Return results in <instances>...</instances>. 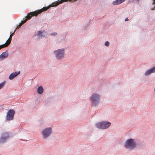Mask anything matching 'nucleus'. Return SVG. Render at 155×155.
Instances as JSON below:
<instances>
[{
  "instance_id": "18",
  "label": "nucleus",
  "mask_w": 155,
  "mask_h": 155,
  "mask_svg": "<svg viewBox=\"0 0 155 155\" xmlns=\"http://www.w3.org/2000/svg\"><path fill=\"white\" fill-rule=\"evenodd\" d=\"M5 83V81H4L2 83H0V89L2 88Z\"/></svg>"
},
{
  "instance_id": "3",
  "label": "nucleus",
  "mask_w": 155,
  "mask_h": 155,
  "mask_svg": "<svg viewBox=\"0 0 155 155\" xmlns=\"http://www.w3.org/2000/svg\"><path fill=\"white\" fill-rule=\"evenodd\" d=\"M111 125V123L108 122H102L96 124V127L99 128L106 129L108 128Z\"/></svg>"
},
{
  "instance_id": "20",
  "label": "nucleus",
  "mask_w": 155,
  "mask_h": 155,
  "mask_svg": "<svg viewBox=\"0 0 155 155\" xmlns=\"http://www.w3.org/2000/svg\"><path fill=\"white\" fill-rule=\"evenodd\" d=\"M57 34V33L55 32L51 34V35H55Z\"/></svg>"
},
{
  "instance_id": "12",
  "label": "nucleus",
  "mask_w": 155,
  "mask_h": 155,
  "mask_svg": "<svg viewBox=\"0 0 155 155\" xmlns=\"http://www.w3.org/2000/svg\"><path fill=\"white\" fill-rule=\"evenodd\" d=\"M15 31V30L14 32L10 35V37L6 41L5 44H7L8 45V46L11 43V41L12 40V37L13 36L14 33Z\"/></svg>"
},
{
  "instance_id": "22",
  "label": "nucleus",
  "mask_w": 155,
  "mask_h": 155,
  "mask_svg": "<svg viewBox=\"0 0 155 155\" xmlns=\"http://www.w3.org/2000/svg\"><path fill=\"white\" fill-rule=\"evenodd\" d=\"M128 20V19L127 18L125 19V21H127Z\"/></svg>"
},
{
  "instance_id": "4",
  "label": "nucleus",
  "mask_w": 155,
  "mask_h": 155,
  "mask_svg": "<svg viewBox=\"0 0 155 155\" xmlns=\"http://www.w3.org/2000/svg\"><path fill=\"white\" fill-rule=\"evenodd\" d=\"M99 99L100 96L97 94H93L90 97V99L95 105L99 103Z\"/></svg>"
},
{
  "instance_id": "5",
  "label": "nucleus",
  "mask_w": 155,
  "mask_h": 155,
  "mask_svg": "<svg viewBox=\"0 0 155 155\" xmlns=\"http://www.w3.org/2000/svg\"><path fill=\"white\" fill-rule=\"evenodd\" d=\"M125 146L127 148L132 149L135 147V144L133 139H131L127 141Z\"/></svg>"
},
{
  "instance_id": "15",
  "label": "nucleus",
  "mask_w": 155,
  "mask_h": 155,
  "mask_svg": "<svg viewBox=\"0 0 155 155\" xmlns=\"http://www.w3.org/2000/svg\"><path fill=\"white\" fill-rule=\"evenodd\" d=\"M8 46V45L7 44H4L3 45H0V50L2 48L7 47Z\"/></svg>"
},
{
  "instance_id": "13",
  "label": "nucleus",
  "mask_w": 155,
  "mask_h": 155,
  "mask_svg": "<svg viewBox=\"0 0 155 155\" xmlns=\"http://www.w3.org/2000/svg\"><path fill=\"white\" fill-rule=\"evenodd\" d=\"M125 0H117L114 1L113 2L114 5H117L119 4L124 2Z\"/></svg>"
},
{
  "instance_id": "7",
  "label": "nucleus",
  "mask_w": 155,
  "mask_h": 155,
  "mask_svg": "<svg viewBox=\"0 0 155 155\" xmlns=\"http://www.w3.org/2000/svg\"><path fill=\"white\" fill-rule=\"evenodd\" d=\"M15 112L13 110H9L7 114L6 119L8 120H10L13 119Z\"/></svg>"
},
{
  "instance_id": "8",
  "label": "nucleus",
  "mask_w": 155,
  "mask_h": 155,
  "mask_svg": "<svg viewBox=\"0 0 155 155\" xmlns=\"http://www.w3.org/2000/svg\"><path fill=\"white\" fill-rule=\"evenodd\" d=\"M9 135L7 133H4L2 136V137L0 140L1 143H3L6 140L8 137Z\"/></svg>"
},
{
  "instance_id": "11",
  "label": "nucleus",
  "mask_w": 155,
  "mask_h": 155,
  "mask_svg": "<svg viewBox=\"0 0 155 155\" xmlns=\"http://www.w3.org/2000/svg\"><path fill=\"white\" fill-rule=\"evenodd\" d=\"M8 56V53L5 51L2 53L0 55V60H2L4 59L7 58Z\"/></svg>"
},
{
  "instance_id": "2",
  "label": "nucleus",
  "mask_w": 155,
  "mask_h": 155,
  "mask_svg": "<svg viewBox=\"0 0 155 155\" xmlns=\"http://www.w3.org/2000/svg\"><path fill=\"white\" fill-rule=\"evenodd\" d=\"M54 53L57 59L61 60L64 56V49L63 48L58 49L54 51Z\"/></svg>"
},
{
  "instance_id": "9",
  "label": "nucleus",
  "mask_w": 155,
  "mask_h": 155,
  "mask_svg": "<svg viewBox=\"0 0 155 155\" xmlns=\"http://www.w3.org/2000/svg\"><path fill=\"white\" fill-rule=\"evenodd\" d=\"M20 72L18 71V72H15L11 73L9 77V79L11 80H12L14 78V77L17 76L20 74Z\"/></svg>"
},
{
  "instance_id": "10",
  "label": "nucleus",
  "mask_w": 155,
  "mask_h": 155,
  "mask_svg": "<svg viewBox=\"0 0 155 155\" xmlns=\"http://www.w3.org/2000/svg\"><path fill=\"white\" fill-rule=\"evenodd\" d=\"M155 72V66L147 71L145 73V75H148L151 73Z\"/></svg>"
},
{
  "instance_id": "21",
  "label": "nucleus",
  "mask_w": 155,
  "mask_h": 155,
  "mask_svg": "<svg viewBox=\"0 0 155 155\" xmlns=\"http://www.w3.org/2000/svg\"><path fill=\"white\" fill-rule=\"evenodd\" d=\"M153 4L155 5V0H153ZM154 8H155V5L154 6Z\"/></svg>"
},
{
  "instance_id": "1",
  "label": "nucleus",
  "mask_w": 155,
  "mask_h": 155,
  "mask_svg": "<svg viewBox=\"0 0 155 155\" xmlns=\"http://www.w3.org/2000/svg\"><path fill=\"white\" fill-rule=\"evenodd\" d=\"M77 0H69V1H70L72 2L75 1ZM68 1H69V0H58L56 2L52 3V4L50 5L49 6L44 7L40 10H39L34 12H31L28 14L27 16L25 17L26 18L23 21H21V23H20L19 25L16 27L15 30H16V29L20 28L23 24L25 23L27 20L30 19L32 16H37L38 14L41 13L47 10L50 7L56 6L60 4H61L64 2H67Z\"/></svg>"
},
{
  "instance_id": "24",
  "label": "nucleus",
  "mask_w": 155,
  "mask_h": 155,
  "mask_svg": "<svg viewBox=\"0 0 155 155\" xmlns=\"http://www.w3.org/2000/svg\"><path fill=\"white\" fill-rule=\"evenodd\" d=\"M154 91H155V89H154Z\"/></svg>"
},
{
  "instance_id": "6",
  "label": "nucleus",
  "mask_w": 155,
  "mask_h": 155,
  "mask_svg": "<svg viewBox=\"0 0 155 155\" xmlns=\"http://www.w3.org/2000/svg\"><path fill=\"white\" fill-rule=\"evenodd\" d=\"M51 127L47 128L42 132V134L44 138H46L51 133Z\"/></svg>"
},
{
  "instance_id": "14",
  "label": "nucleus",
  "mask_w": 155,
  "mask_h": 155,
  "mask_svg": "<svg viewBox=\"0 0 155 155\" xmlns=\"http://www.w3.org/2000/svg\"><path fill=\"white\" fill-rule=\"evenodd\" d=\"M39 94H42L43 92V89L41 86L39 87L37 90Z\"/></svg>"
},
{
  "instance_id": "23",
  "label": "nucleus",
  "mask_w": 155,
  "mask_h": 155,
  "mask_svg": "<svg viewBox=\"0 0 155 155\" xmlns=\"http://www.w3.org/2000/svg\"><path fill=\"white\" fill-rule=\"evenodd\" d=\"M153 9H154V8L152 9V10H153Z\"/></svg>"
},
{
  "instance_id": "19",
  "label": "nucleus",
  "mask_w": 155,
  "mask_h": 155,
  "mask_svg": "<svg viewBox=\"0 0 155 155\" xmlns=\"http://www.w3.org/2000/svg\"><path fill=\"white\" fill-rule=\"evenodd\" d=\"M109 43L107 41H106L105 43V45L106 46H109Z\"/></svg>"
},
{
  "instance_id": "17",
  "label": "nucleus",
  "mask_w": 155,
  "mask_h": 155,
  "mask_svg": "<svg viewBox=\"0 0 155 155\" xmlns=\"http://www.w3.org/2000/svg\"><path fill=\"white\" fill-rule=\"evenodd\" d=\"M42 32L41 31H39L37 34V35L39 37V38H40L42 36Z\"/></svg>"
},
{
  "instance_id": "16",
  "label": "nucleus",
  "mask_w": 155,
  "mask_h": 155,
  "mask_svg": "<svg viewBox=\"0 0 155 155\" xmlns=\"http://www.w3.org/2000/svg\"><path fill=\"white\" fill-rule=\"evenodd\" d=\"M8 46V45L7 44H4L3 45H0V50L2 48L7 47Z\"/></svg>"
}]
</instances>
